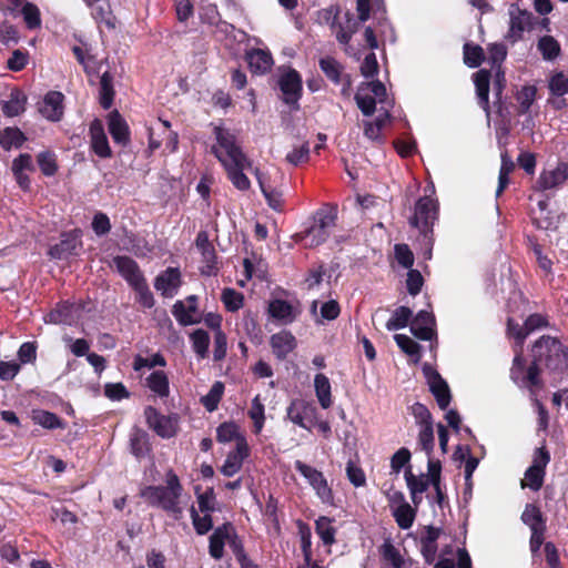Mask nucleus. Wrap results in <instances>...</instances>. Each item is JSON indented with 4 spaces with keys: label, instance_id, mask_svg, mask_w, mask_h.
<instances>
[{
    "label": "nucleus",
    "instance_id": "6e6d98bb",
    "mask_svg": "<svg viewBox=\"0 0 568 568\" xmlns=\"http://www.w3.org/2000/svg\"><path fill=\"white\" fill-rule=\"evenodd\" d=\"M224 385L221 382H215L210 392L202 398L204 407L209 412L216 409L217 404L223 395Z\"/></svg>",
    "mask_w": 568,
    "mask_h": 568
},
{
    "label": "nucleus",
    "instance_id": "0eeeda50",
    "mask_svg": "<svg viewBox=\"0 0 568 568\" xmlns=\"http://www.w3.org/2000/svg\"><path fill=\"white\" fill-rule=\"evenodd\" d=\"M256 176L268 206L275 211H281L283 206V192L278 189V184L284 179L283 173L274 170L272 173L261 174L256 170Z\"/></svg>",
    "mask_w": 568,
    "mask_h": 568
},
{
    "label": "nucleus",
    "instance_id": "680f3d73",
    "mask_svg": "<svg viewBox=\"0 0 568 568\" xmlns=\"http://www.w3.org/2000/svg\"><path fill=\"white\" fill-rule=\"evenodd\" d=\"M130 444H131V452L136 457L144 456L149 450L146 435L140 430H135L131 435Z\"/></svg>",
    "mask_w": 568,
    "mask_h": 568
},
{
    "label": "nucleus",
    "instance_id": "72a5a7b5",
    "mask_svg": "<svg viewBox=\"0 0 568 568\" xmlns=\"http://www.w3.org/2000/svg\"><path fill=\"white\" fill-rule=\"evenodd\" d=\"M315 394L320 405L326 409L332 405V392L329 379L324 374H317L314 378Z\"/></svg>",
    "mask_w": 568,
    "mask_h": 568
},
{
    "label": "nucleus",
    "instance_id": "052dcab7",
    "mask_svg": "<svg viewBox=\"0 0 568 568\" xmlns=\"http://www.w3.org/2000/svg\"><path fill=\"white\" fill-rule=\"evenodd\" d=\"M22 16L29 29H37L41 26L40 10L33 3L27 2L22 7Z\"/></svg>",
    "mask_w": 568,
    "mask_h": 568
},
{
    "label": "nucleus",
    "instance_id": "4d7b16f0",
    "mask_svg": "<svg viewBox=\"0 0 568 568\" xmlns=\"http://www.w3.org/2000/svg\"><path fill=\"white\" fill-rule=\"evenodd\" d=\"M193 526L199 535L206 534L213 526L210 513L200 516L194 506L190 507Z\"/></svg>",
    "mask_w": 568,
    "mask_h": 568
},
{
    "label": "nucleus",
    "instance_id": "a19ab883",
    "mask_svg": "<svg viewBox=\"0 0 568 568\" xmlns=\"http://www.w3.org/2000/svg\"><path fill=\"white\" fill-rule=\"evenodd\" d=\"M315 529L324 545L331 546L335 542L336 530L328 517H320L315 523Z\"/></svg>",
    "mask_w": 568,
    "mask_h": 568
},
{
    "label": "nucleus",
    "instance_id": "79ce46f5",
    "mask_svg": "<svg viewBox=\"0 0 568 568\" xmlns=\"http://www.w3.org/2000/svg\"><path fill=\"white\" fill-rule=\"evenodd\" d=\"M24 140L23 133L18 128H7L0 131V144L6 150L21 146Z\"/></svg>",
    "mask_w": 568,
    "mask_h": 568
},
{
    "label": "nucleus",
    "instance_id": "f704fd0d",
    "mask_svg": "<svg viewBox=\"0 0 568 568\" xmlns=\"http://www.w3.org/2000/svg\"><path fill=\"white\" fill-rule=\"evenodd\" d=\"M537 49L546 61H554L561 52L559 42L551 36H544L537 42Z\"/></svg>",
    "mask_w": 568,
    "mask_h": 568
},
{
    "label": "nucleus",
    "instance_id": "f8f14e48",
    "mask_svg": "<svg viewBox=\"0 0 568 568\" xmlns=\"http://www.w3.org/2000/svg\"><path fill=\"white\" fill-rule=\"evenodd\" d=\"M226 542L233 547L235 554L241 549V546L234 539V528L229 524L216 528L211 535L209 546L210 555L214 559H221L223 557V548Z\"/></svg>",
    "mask_w": 568,
    "mask_h": 568
},
{
    "label": "nucleus",
    "instance_id": "b1692460",
    "mask_svg": "<svg viewBox=\"0 0 568 568\" xmlns=\"http://www.w3.org/2000/svg\"><path fill=\"white\" fill-rule=\"evenodd\" d=\"M568 178V166L565 164L558 165L554 170L544 171L540 173L536 189L538 191H546L562 184Z\"/></svg>",
    "mask_w": 568,
    "mask_h": 568
},
{
    "label": "nucleus",
    "instance_id": "f257e3e1",
    "mask_svg": "<svg viewBox=\"0 0 568 568\" xmlns=\"http://www.w3.org/2000/svg\"><path fill=\"white\" fill-rule=\"evenodd\" d=\"M214 132L216 143L212 146V152L226 170L233 185L241 191L247 190L251 183L243 171L250 168V161L243 154L230 131L216 126Z\"/></svg>",
    "mask_w": 568,
    "mask_h": 568
},
{
    "label": "nucleus",
    "instance_id": "9b49d317",
    "mask_svg": "<svg viewBox=\"0 0 568 568\" xmlns=\"http://www.w3.org/2000/svg\"><path fill=\"white\" fill-rule=\"evenodd\" d=\"M278 84L284 102L296 104L302 93V78L294 69L287 68L281 72Z\"/></svg>",
    "mask_w": 568,
    "mask_h": 568
},
{
    "label": "nucleus",
    "instance_id": "39448f33",
    "mask_svg": "<svg viewBox=\"0 0 568 568\" xmlns=\"http://www.w3.org/2000/svg\"><path fill=\"white\" fill-rule=\"evenodd\" d=\"M536 361L545 362L546 366L554 371H564L568 366V352L556 338L541 337L532 348Z\"/></svg>",
    "mask_w": 568,
    "mask_h": 568
},
{
    "label": "nucleus",
    "instance_id": "f03ea898",
    "mask_svg": "<svg viewBox=\"0 0 568 568\" xmlns=\"http://www.w3.org/2000/svg\"><path fill=\"white\" fill-rule=\"evenodd\" d=\"M141 495L151 506L161 508L174 520L183 517L189 504V496L183 494V487L173 471L166 474L165 485L145 487Z\"/></svg>",
    "mask_w": 568,
    "mask_h": 568
},
{
    "label": "nucleus",
    "instance_id": "6e6552de",
    "mask_svg": "<svg viewBox=\"0 0 568 568\" xmlns=\"http://www.w3.org/2000/svg\"><path fill=\"white\" fill-rule=\"evenodd\" d=\"M550 460L548 452L538 448L535 452L532 465L526 470L521 480V487H528L532 490H539L544 484L545 468Z\"/></svg>",
    "mask_w": 568,
    "mask_h": 568
},
{
    "label": "nucleus",
    "instance_id": "7c9ffc66",
    "mask_svg": "<svg viewBox=\"0 0 568 568\" xmlns=\"http://www.w3.org/2000/svg\"><path fill=\"white\" fill-rule=\"evenodd\" d=\"M79 313V307L74 304L64 303L57 310L51 312L48 317L49 322L54 324H67L71 325L75 322Z\"/></svg>",
    "mask_w": 568,
    "mask_h": 568
},
{
    "label": "nucleus",
    "instance_id": "ea45409f",
    "mask_svg": "<svg viewBox=\"0 0 568 568\" xmlns=\"http://www.w3.org/2000/svg\"><path fill=\"white\" fill-rule=\"evenodd\" d=\"M389 120V111L378 113L374 122H364V134L372 141H377L381 138V131Z\"/></svg>",
    "mask_w": 568,
    "mask_h": 568
},
{
    "label": "nucleus",
    "instance_id": "774afa93",
    "mask_svg": "<svg viewBox=\"0 0 568 568\" xmlns=\"http://www.w3.org/2000/svg\"><path fill=\"white\" fill-rule=\"evenodd\" d=\"M536 98V89L534 87H524L517 95V101L520 106V112H527Z\"/></svg>",
    "mask_w": 568,
    "mask_h": 568
},
{
    "label": "nucleus",
    "instance_id": "2f4dec72",
    "mask_svg": "<svg viewBox=\"0 0 568 568\" xmlns=\"http://www.w3.org/2000/svg\"><path fill=\"white\" fill-rule=\"evenodd\" d=\"M109 131L116 143L124 144L129 141L128 124L116 111L109 115Z\"/></svg>",
    "mask_w": 568,
    "mask_h": 568
},
{
    "label": "nucleus",
    "instance_id": "603ef678",
    "mask_svg": "<svg viewBox=\"0 0 568 568\" xmlns=\"http://www.w3.org/2000/svg\"><path fill=\"white\" fill-rule=\"evenodd\" d=\"M248 416L254 423L255 433H261L265 420V409L258 395L255 396L252 400L251 408L248 410Z\"/></svg>",
    "mask_w": 568,
    "mask_h": 568
},
{
    "label": "nucleus",
    "instance_id": "20e7f679",
    "mask_svg": "<svg viewBox=\"0 0 568 568\" xmlns=\"http://www.w3.org/2000/svg\"><path fill=\"white\" fill-rule=\"evenodd\" d=\"M356 104L366 116L375 111L378 113L389 111L393 102L388 99L386 88L379 81L362 83L355 95Z\"/></svg>",
    "mask_w": 568,
    "mask_h": 568
},
{
    "label": "nucleus",
    "instance_id": "412c9836",
    "mask_svg": "<svg viewBox=\"0 0 568 568\" xmlns=\"http://www.w3.org/2000/svg\"><path fill=\"white\" fill-rule=\"evenodd\" d=\"M435 318L428 311H420L410 322V331L419 339L430 341L435 335Z\"/></svg>",
    "mask_w": 568,
    "mask_h": 568
},
{
    "label": "nucleus",
    "instance_id": "49530a36",
    "mask_svg": "<svg viewBox=\"0 0 568 568\" xmlns=\"http://www.w3.org/2000/svg\"><path fill=\"white\" fill-rule=\"evenodd\" d=\"M113 97L112 77L109 72H104L100 80V103L103 109H109L112 105Z\"/></svg>",
    "mask_w": 568,
    "mask_h": 568
},
{
    "label": "nucleus",
    "instance_id": "2eb2a0df",
    "mask_svg": "<svg viewBox=\"0 0 568 568\" xmlns=\"http://www.w3.org/2000/svg\"><path fill=\"white\" fill-rule=\"evenodd\" d=\"M437 202L430 196L420 197L416 205L410 224L417 229L425 230L436 219Z\"/></svg>",
    "mask_w": 568,
    "mask_h": 568
},
{
    "label": "nucleus",
    "instance_id": "4c0bfd02",
    "mask_svg": "<svg viewBox=\"0 0 568 568\" xmlns=\"http://www.w3.org/2000/svg\"><path fill=\"white\" fill-rule=\"evenodd\" d=\"M149 388L160 397H166L170 393L169 379L164 372H153L148 378Z\"/></svg>",
    "mask_w": 568,
    "mask_h": 568
},
{
    "label": "nucleus",
    "instance_id": "c85d7f7f",
    "mask_svg": "<svg viewBox=\"0 0 568 568\" xmlns=\"http://www.w3.org/2000/svg\"><path fill=\"white\" fill-rule=\"evenodd\" d=\"M405 479L410 493L412 501L417 507L423 500V493L428 489L432 481L426 475L422 474L416 476L410 470L405 471Z\"/></svg>",
    "mask_w": 568,
    "mask_h": 568
},
{
    "label": "nucleus",
    "instance_id": "1a4fd4ad",
    "mask_svg": "<svg viewBox=\"0 0 568 568\" xmlns=\"http://www.w3.org/2000/svg\"><path fill=\"white\" fill-rule=\"evenodd\" d=\"M423 373L439 408L446 409L452 399L447 383L429 364L423 365Z\"/></svg>",
    "mask_w": 568,
    "mask_h": 568
},
{
    "label": "nucleus",
    "instance_id": "ddd939ff",
    "mask_svg": "<svg viewBox=\"0 0 568 568\" xmlns=\"http://www.w3.org/2000/svg\"><path fill=\"white\" fill-rule=\"evenodd\" d=\"M148 425L161 437L170 438L176 434L178 419L174 416H163L153 407L145 408Z\"/></svg>",
    "mask_w": 568,
    "mask_h": 568
},
{
    "label": "nucleus",
    "instance_id": "a18cd8bd",
    "mask_svg": "<svg viewBox=\"0 0 568 568\" xmlns=\"http://www.w3.org/2000/svg\"><path fill=\"white\" fill-rule=\"evenodd\" d=\"M193 351L197 354L199 357L204 358L209 353L210 345V336L204 329H195L190 335Z\"/></svg>",
    "mask_w": 568,
    "mask_h": 568
},
{
    "label": "nucleus",
    "instance_id": "13d9d810",
    "mask_svg": "<svg viewBox=\"0 0 568 568\" xmlns=\"http://www.w3.org/2000/svg\"><path fill=\"white\" fill-rule=\"evenodd\" d=\"M308 142H302L301 144L294 146L293 150L286 154V161L292 165H298L306 162L308 160Z\"/></svg>",
    "mask_w": 568,
    "mask_h": 568
},
{
    "label": "nucleus",
    "instance_id": "7ed1b4c3",
    "mask_svg": "<svg viewBox=\"0 0 568 568\" xmlns=\"http://www.w3.org/2000/svg\"><path fill=\"white\" fill-rule=\"evenodd\" d=\"M337 210L333 206L324 207L314 215L313 224L304 232L296 233L294 241L305 247H315L323 244L336 225Z\"/></svg>",
    "mask_w": 568,
    "mask_h": 568
},
{
    "label": "nucleus",
    "instance_id": "de8ad7c7",
    "mask_svg": "<svg viewBox=\"0 0 568 568\" xmlns=\"http://www.w3.org/2000/svg\"><path fill=\"white\" fill-rule=\"evenodd\" d=\"M31 417L36 424H38L44 428H48V429H54V428L62 427V424H61V420L59 419V417L55 414L50 413L48 410H41V409L32 410Z\"/></svg>",
    "mask_w": 568,
    "mask_h": 568
},
{
    "label": "nucleus",
    "instance_id": "58836bf2",
    "mask_svg": "<svg viewBox=\"0 0 568 568\" xmlns=\"http://www.w3.org/2000/svg\"><path fill=\"white\" fill-rule=\"evenodd\" d=\"M521 520L525 525H527L530 528V530H535V529H539V528L546 529V525L542 519L540 509L532 504L526 505V507L521 514Z\"/></svg>",
    "mask_w": 568,
    "mask_h": 568
},
{
    "label": "nucleus",
    "instance_id": "393cba45",
    "mask_svg": "<svg viewBox=\"0 0 568 568\" xmlns=\"http://www.w3.org/2000/svg\"><path fill=\"white\" fill-rule=\"evenodd\" d=\"M392 503H398V505L393 509V515L397 525L402 529L410 528L415 519V510L404 500L403 494L395 493L392 497Z\"/></svg>",
    "mask_w": 568,
    "mask_h": 568
},
{
    "label": "nucleus",
    "instance_id": "5701e85b",
    "mask_svg": "<svg viewBox=\"0 0 568 568\" xmlns=\"http://www.w3.org/2000/svg\"><path fill=\"white\" fill-rule=\"evenodd\" d=\"M270 345L273 354L278 359H285L287 355L296 347V339L292 333L282 331L273 334L270 338Z\"/></svg>",
    "mask_w": 568,
    "mask_h": 568
},
{
    "label": "nucleus",
    "instance_id": "4468645a",
    "mask_svg": "<svg viewBox=\"0 0 568 568\" xmlns=\"http://www.w3.org/2000/svg\"><path fill=\"white\" fill-rule=\"evenodd\" d=\"M172 314L179 324L183 326L200 323L201 315L197 310V297L190 295L184 301H176L173 305Z\"/></svg>",
    "mask_w": 568,
    "mask_h": 568
},
{
    "label": "nucleus",
    "instance_id": "a211bd4d",
    "mask_svg": "<svg viewBox=\"0 0 568 568\" xmlns=\"http://www.w3.org/2000/svg\"><path fill=\"white\" fill-rule=\"evenodd\" d=\"M149 145L152 150L159 149L162 141L155 138L156 132L165 133L166 148L170 151H175L178 146V134L170 130L168 121L158 120L148 126Z\"/></svg>",
    "mask_w": 568,
    "mask_h": 568
},
{
    "label": "nucleus",
    "instance_id": "c03bdc74",
    "mask_svg": "<svg viewBox=\"0 0 568 568\" xmlns=\"http://www.w3.org/2000/svg\"><path fill=\"white\" fill-rule=\"evenodd\" d=\"M412 317L410 308L406 306H400L396 308L392 315V317L386 323V328L388 331H396L407 326Z\"/></svg>",
    "mask_w": 568,
    "mask_h": 568
},
{
    "label": "nucleus",
    "instance_id": "8fccbe9b",
    "mask_svg": "<svg viewBox=\"0 0 568 568\" xmlns=\"http://www.w3.org/2000/svg\"><path fill=\"white\" fill-rule=\"evenodd\" d=\"M489 78L490 74L486 70H479L475 73V85L477 95L484 108L488 104V92H489Z\"/></svg>",
    "mask_w": 568,
    "mask_h": 568
},
{
    "label": "nucleus",
    "instance_id": "0e129e2a",
    "mask_svg": "<svg viewBox=\"0 0 568 568\" xmlns=\"http://www.w3.org/2000/svg\"><path fill=\"white\" fill-rule=\"evenodd\" d=\"M166 362L160 354H154L150 358H144L140 355L135 356L133 368L134 371H141L144 367L152 368L155 366H165Z\"/></svg>",
    "mask_w": 568,
    "mask_h": 568
},
{
    "label": "nucleus",
    "instance_id": "37998d69",
    "mask_svg": "<svg viewBox=\"0 0 568 568\" xmlns=\"http://www.w3.org/2000/svg\"><path fill=\"white\" fill-rule=\"evenodd\" d=\"M418 444L427 456H430L434 450V425L433 422L418 425Z\"/></svg>",
    "mask_w": 568,
    "mask_h": 568
},
{
    "label": "nucleus",
    "instance_id": "423d86ee",
    "mask_svg": "<svg viewBox=\"0 0 568 568\" xmlns=\"http://www.w3.org/2000/svg\"><path fill=\"white\" fill-rule=\"evenodd\" d=\"M294 465L296 470L300 471V474L307 480V483L314 489L316 496L321 499V501L326 505H333V490L329 487L323 473L310 465H306L301 460H296Z\"/></svg>",
    "mask_w": 568,
    "mask_h": 568
},
{
    "label": "nucleus",
    "instance_id": "473e14b6",
    "mask_svg": "<svg viewBox=\"0 0 568 568\" xmlns=\"http://www.w3.org/2000/svg\"><path fill=\"white\" fill-rule=\"evenodd\" d=\"M27 97L18 90L10 93L9 100L3 101L2 111L7 116H17L24 112Z\"/></svg>",
    "mask_w": 568,
    "mask_h": 568
},
{
    "label": "nucleus",
    "instance_id": "a878e982",
    "mask_svg": "<svg viewBox=\"0 0 568 568\" xmlns=\"http://www.w3.org/2000/svg\"><path fill=\"white\" fill-rule=\"evenodd\" d=\"M357 28L358 23L354 20L353 14L347 11L343 17H341V14L337 17L335 28H331V30L337 41L346 45L349 43L352 36L357 31Z\"/></svg>",
    "mask_w": 568,
    "mask_h": 568
},
{
    "label": "nucleus",
    "instance_id": "864d4df0",
    "mask_svg": "<svg viewBox=\"0 0 568 568\" xmlns=\"http://www.w3.org/2000/svg\"><path fill=\"white\" fill-rule=\"evenodd\" d=\"M394 338L398 347L407 355L414 357L415 362L420 359V347L413 338L405 334H396Z\"/></svg>",
    "mask_w": 568,
    "mask_h": 568
},
{
    "label": "nucleus",
    "instance_id": "e2e57ef3",
    "mask_svg": "<svg viewBox=\"0 0 568 568\" xmlns=\"http://www.w3.org/2000/svg\"><path fill=\"white\" fill-rule=\"evenodd\" d=\"M132 287L136 292L138 301L142 306H144L146 308H151L154 305L153 295H152L151 291L149 290V286L146 284L145 280L133 285Z\"/></svg>",
    "mask_w": 568,
    "mask_h": 568
},
{
    "label": "nucleus",
    "instance_id": "09e8293b",
    "mask_svg": "<svg viewBox=\"0 0 568 568\" xmlns=\"http://www.w3.org/2000/svg\"><path fill=\"white\" fill-rule=\"evenodd\" d=\"M321 70L325 73V75L338 84L342 81V65L333 58L326 57L320 60Z\"/></svg>",
    "mask_w": 568,
    "mask_h": 568
},
{
    "label": "nucleus",
    "instance_id": "c9c22d12",
    "mask_svg": "<svg viewBox=\"0 0 568 568\" xmlns=\"http://www.w3.org/2000/svg\"><path fill=\"white\" fill-rule=\"evenodd\" d=\"M268 312L272 317L284 323H291L295 318L293 306L283 300H275L270 303Z\"/></svg>",
    "mask_w": 568,
    "mask_h": 568
},
{
    "label": "nucleus",
    "instance_id": "5fc2aeb1",
    "mask_svg": "<svg viewBox=\"0 0 568 568\" xmlns=\"http://www.w3.org/2000/svg\"><path fill=\"white\" fill-rule=\"evenodd\" d=\"M221 298L230 312H236L243 306V294L234 288H224Z\"/></svg>",
    "mask_w": 568,
    "mask_h": 568
},
{
    "label": "nucleus",
    "instance_id": "bf43d9fd",
    "mask_svg": "<svg viewBox=\"0 0 568 568\" xmlns=\"http://www.w3.org/2000/svg\"><path fill=\"white\" fill-rule=\"evenodd\" d=\"M77 247V240L75 239H63L59 244L52 246L49 251V254L53 258H63L69 254H72L73 251Z\"/></svg>",
    "mask_w": 568,
    "mask_h": 568
},
{
    "label": "nucleus",
    "instance_id": "cd10ccee",
    "mask_svg": "<svg viewBox=\"0 0 568 568\" xmlns=\"http://www.w3.org/2000/svg\"><path fill=\"white\" fill-rule=\"evenodd\" d=\"M90 136L92 149L99 156H111V149L101 121L94 120L90 124Z\"/></svg>",
    "mask_w": 568,
    "mask_h": 568
},
{
    "label": "nucleus",
    "instance_id": "69168bd1",
    "mask_svg": "<svg viewBox=\"0 0 568 568\" xmlns=\"http://www.w3.org/2000/svg\"><path fill=\"white\" fill-rule=\"evenodd\" d=\"M483 60V49L478 45L465 44L464 61L470 68H476Z\"/></svg>",
    "mask_w": 568,
    "mask_h": 568
},
{
    "label": "nucleus",
    "instance_id": "f3484780",
    "mask_svg": "<svg viewBox=\"0 0 568 568\" xmlns=\"http://www.w3.org/2000/svg\"><path fill=\"white\" fill-rule=\"evenodd\" d=\"M287 417L300 427L310 429L306 422L316 419V407L304 399H295L287 407Z\"/></svg>",
    "mask_w": 568,
    "mask_h": 568
},
{
    "label": "nucleus",
    "instance_id": "3c124183",
    "mask_svg": "<svg viewBox=\"0 0 568 568\" xmlns=\"http://www.w3.org/2000/svg\"><path fill=\"white\" fill-rule=\"evenodd\" d=\"M239 438L245 437L241 435L239 427L234 423H223L216 430V439L220 443L235 440V445H237Z\"/></svg>",
    "mask_w": 568,
    "mask_h": 568
},
{
    "label": "nucleus",
    "instance_id": "4be33fe9",
    "mask_svg": "<svg viewBox=\"0 0 568 568\" xmlns=\"http://www.w3.org/2000/svg\"><path fill=\"white\" fill-rule=\"evenodd\" d=\"M113 265L115 266V268L120 273V275L131 286L145 280L142 272L139 268V265L131 257L116 256L113 258Z\"/></svg>",
    "mask_w": 568,
    "mask_h": 568
},
{
    "label": "nucleus",
    "instance_id": "c756f323",
    "mask_svg": "<svg viewBox=\"0 0 568 568\" xmlns=\"http://www.w3.org/2000/svg\"><path fill=\"white\" fill-rule=\"evenodd\" d=\"M195 245H196V248L202 254L204 262L206 263L205 267H203V270H202V273L206 274V275H211L214 270V264H215V252H214L205 232H200L197 234Z\"/></svg>",
    "mask_w": 568,
    "mask_h": 568
},
{
    "label": "nucleus",
    "instance_id": "bb28decb",
    "mask_svg": "<svg viewBox=\"0 0 568 568\" xmlns=\"http://www.w3.org/2000/svg\"><path fill=\"white\" fill-rule=\"evenodd\" d=\"M246 60L252 72L264 74L274 63L272 54L267 50L252 49L246 52Z\"/></svg>",
    "mask_w": 568,
    "mask_h": 568
},
{
    "label": "nucleus",
    "instance_id": "dca6fc26",
    "mask_svg": "<svg viewBox=\"0 0 568 568\" xmlns=\"http://www.w3.org/2000/svg\"><path fill=\"white\" fill-rule=\"evenodd\" d=\"M250 455V447L245 438H239L237 445H235L234 450L230 452L220 468V471L225 477H232L237 474L244 460Z\"/></svg>",
    "mask_w": 568,
    "mask_h": 568
},
{
    "label": "nucleus",
    "instance_id": "e433bc0d",
    "mask_svg": "<svg viewBox=\"0 0 568 568\" xmlns=\"http://www.w3.org/2000/svg\"><path fill=\"white\" fill-rule=\"evenodd\" d=\"M549 90L552 95L561 98L560 103L566 104L568 95V75L564 72H556L549 79Z\"/></svg>",
    "mask_w": 568,
    "mask_h": 568
},
{
    "label": "nucleus",
    "instance_id": "aec40b11",
    "mask_svg": "<svg viewBox=\"0 0 568 568\" xmlns=\"http://www.w3.org/2000/svg\"><path fill=\"white\" fill-rule=\"evenodd\" d=\"M63 94L58 91L48 92L39 108L40 113L50 121H60L63 115Z\"/></svg>",
    "mask_w": 568,
    "mask_h": 568
},
{
    "label": "nucleus",
    "instance_id": "9d476101",
    "mask_svg": "<svg viewBox=\"0 0 568 568\" xmlns=\"http://www.w3.org/2000/svg\"><path fill=\"white\" fill-rule=\"evenodd\" d=\"M509 14V29L506 38L511 42H517L524 36V32L531 27V13L527 10L520 9L517 4L513 3L508 9Z\"/></svg>",
    "mask_w": 568,
    "mask_h": 568
},
{
    "label": "nucleus",
    "instance_id": "6ab92c4d",
    "mask_svg": "<svg viewBox=\"0 0 568 568\" xmlns=\"http://www.w3.org/2000/svg\"><path fill=\"white\" fill-rule=\"evenodd\" d=\"M181 285V274L178 268L169 267L159 274L154 282L156 291L166 297H173Z\"/></svg>",
    "mask_w": 568,
    "mask_h": 568
},
{
    "label": "nucleus",
    "instance_id": "338daca9",
    "mask_svg": "<svg viewBox=\"0 0 568 568\" xmlns=\"http://www.w3.org/2000/svg\"><path fill=\"white\" fill-rule=\"evenodd\" d=\"M339 13L341 10L337 6H329L318 11L317 19L320 23L335 28Z\"/></svg>",
    "mask_w": 568,
    "mask_h": 568
}]
</instances>
